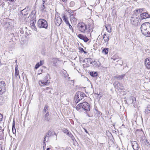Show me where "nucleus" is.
<instances>
[{"mask_svg":"<svg viewBox=\"0 0 150 150\" xmlns=\"http://www.w3.org/2000/svg\"><path fill=\"white\" fill-rule=\"evenodd\" d=\"M94 27L93 21L91 19L87 20L86 24L83 22H81L78 23L77 26L79 31L83 33L88 34L91 33L93 31Z\"/></svg>","mask_w":150,"mask_h":150,"instance_id":"nucleus-1","label":"nucleus"},{"mask_svg":"<svg viewBox=\"0 0 150 150\" xmlns=\"http://www.w3.org/2000/svg\"><path fill=\"white\" fill-rule=\"evenodd\" d=\"M142 34L146 37H150V23L146 22L143 23L141 26Z\"/></svg>","mask_w":150,"mask_h":150,"instance_id":"nucleus-2","label":"nucleus"},{"mask_svg":"<svg viewBox=\"0 0 150 150\" xmlns=\"http://www.w3.org/2000/svg\"><path fill=\"white\" fill-rule=\"evenodd\" d=\"M83 109L85 111V113L89 117H92L93 116V113L90 111V106L87 102H83Z\"/></svg>","mask_w":150,"mask_h":150,"instance_id":"nucleus-3","label":"nucleus"},{"mask_svg":"<svg viewBox=\"0 0 150 150\" xmlns=\"http://www.w3.org/2000/svg\"><path fill=\"white\" fill-rule=\"evenodd\" d=\"M38 26L39 28H47L48 25L46 21L44 19H39L38 22Z\"/></svg>","mask_w":150,"mask_h":150,"instance_id":"nucleus-4","label":"nucleus"},{"mask_svg":"<svg viewBox=\"0 0 150 150\" xmlns=\"http://www.w3.org/2000/svg\"><path fill=\"white\" fill-rule=\"evenodd\" d=\"M54 22L55 25L57 26L60 25L62 22V19L58 13H56L55 14Z\"/></svg>","mask_w":150,"mask_h":150,"instance_id":"nucleus-5","label":"nucleus"},{"mask_svg":"<svg viewBox=\"0 0 150 150\" xmlns=\"http://www.w3.org/2000/svg\"><path fill=\"white\" fill-rule=\"evenodd\" d=\"M5 85L4 81L0 82V95H2L5 92Z\"/></svg>","mask_w":150,"mask_h":150,"instance_id":"nucleus-6","label":"nucleus"},{"mask_svg":"<svg viewBox=\"0 0 150 150\" xmlns=\"http://www.w3.org/2000/svg\"><path fill=\"white\" fill-rule=\"evenodd\" d=\"M38 83L40 86H45L48 85L50 82H48V78L46 76L45 78V79L43 80H40Z\"/></svg>","mask_w":150,"mask_h":150,"instance_id":"nucleus-7","label":"nucleus"},{"mask_svg":"<svg viewBox=\"0 0 150 150\" xmlns=\"http://www.w3.org/2000/svg\"><path fill=\"white\" fill-rule=\"evenodd\" d=\"M92 63L91 59L89 58H86L84 60V63L83 64L84 67H88Z\"/></svg>","mask_w":150,"mask_h":150,"instance_id":"nucleus-8","label":"nucleus"},{"mask_svg":"<svg viewBox=\"0 0 150 150\" xmlns=\"http://www.w3.org/2000/svg\"><path fill=\"white\" fill-rule=\"evenodd\" d=\"M144 65L146 68L148 69H150V57L146 58L144 60Z\"/></svg>","mask_w":150,"mask_h":150,"instance_id":"nucleus-9","label":"nucleus"},{"mask_svg":"<svg viewBox=\"0 0 150 150\" xmlns=\"http://www.w3.org/2000/svg\"><path fill=\"white\" fill-rule=\"evenodd\" d=\"M77 36L79 38L83 40L85 42H88L89 40V39L86 35H83L82 34H79L77 35Z\"/></svg>","mask_w":150,"mask_h":150,"instance_id":"nucleus-10","label":"nucleus"},{"mask_svg":"<svg viewBox=\"0 0 150 150\" xmlns=\"http://www.w3.org/2000/svg\"><path fill=\"white\" fill-rule=\"evenodd\" d=\"M36 23L35 20L34 19L31 20L30 21V24L31 28L34 30L36 31L37 29L35 25Z\"/></svg>","mask_w":150,"mask_h":150,"instance_id":"nucleus-11","label":"nucleus"},{"mask_svg":"<svg viewBox=\"0 0 150 150\" xmlns=\"http://www.w3.org/2000/svg\"><path fill=\"white\" fill-rule=\"evenodd\" d=\"M132 146L134 150H138L139 148V145L136 141H134L131 142Z\"/></svg>","mask_w":150,"mask_h":150,"instance_id":"nucleus-12","label":"nucleus"},{"mask_svg":"<svg viewBox=\"0 0 150 150\" xmlns=\"http://www.w3.org/2000/svg\"><path fill=\"white\" fill-rule=\"evenodd\" d=\"M138 19L136 17H132L130 19V22L133 25H134L138 23Z\"/></svg>","mask_w":150,"mask_h":150,"instance_id":"nucleus-13","label":"nucleus"},{"mask_svg":"<svg viewBox=\"0 0 150 150\" xmlns=\"http://www.w3.org/2000/svg\"><path fill=\"white\" fill-rule=\"evenodd\" d=\"M140 17L142 19L149 18V15L146 12L143 13L140 15Z\"/></svg>","mask_w":150,"mask_h":150,"instance_id":"nucleus-14","label":"nucleus"},{"mask_svg":"<svg viewBox=\"0 0 150 150\" xmlns=\"http://www.w3.org/2000/svg\"><path fill=\"white\" fill-rule=\"evenodd\" d=\"M85 96V94L83 93L80 94V97H79V95H77V100H78V101H79L80 100H82L83 99V98H84Z\"/></svg>","mask_w":150,"mask_h":150,"instance_id":"nucleus-15","label":"nucleus"},{"mask_svg":"<svg viewBox=\"0 0 150 150\" xmlns=\"http://www.w3.org/2000/svg\"><path fill=\"white\" fill-rule=\"evenodd\" d=\"M105 27L106 28L107 31L109 33H110L112 30L111 26L110 24L106 25H105Z\"/></svg>","mask_w":150,"mask_h":150,"instance_id":"nucleus-16","label":"nucleus"},{"mask_svg":"<svg viewBox=\"0 0 150 150\" xmlns=\"http://www.w3.org/2000/svg\"><path fill=\"white\" fill-rule=\"evenodd\" d=\"M50 113L49 112H47L44 115L45 120L46 121L49 122L50 120V119L48 118V117Z\"/></svg>","mask_w":150,"mask_h":150,"instance_id":"nucleus-17","label":"nucleus"},{"mask_svg":"<svg viewBox=\"0 0 150 150\" xmlns=\"http://www.w3.org/2000/svg\"><path fill=\"white\" fill-rule=\"evenodd\" d=\"M44 62L43 61H40V62H38L35 65V69H37L40 66L42 65L43 64Z\"/></svg>","mask_w":150,"mask_h":150,"instance_id":"nucleus-18","label":"nucleus"},{"mask_svg":"<svg viewBox=\"0 0 150 150\" xmlns=\"http://www.w3.org/2000/svg\"><path fill=\"white\" fill-rule=\"evenodd\" d=\"M18 66L17 65H16L15 68V75L16 77H17L18 75L20 77V76L19 75V71L18 69Z\"/></svg>","mask_w":150,"mask_h":150,"instance_id":"nucleus-19","label":"nucleus"},{"mask_svg":"<svg viewBox=\"0 0 150 150\" xmlns=\"http://www.w3.org/2000/svg\"><path fill=\"white\" fill-rule=\"evenodd\" d=\"M60 61V60L57 58H54L52 59V63L54 65L56 66L57 64Z\"/></svg>","mask_w":150,"mask_h":150,"instance_id":"nucleus-20","label":"nucleus"},{"mask_svg":"<svg viewBox=\"0 0 150 150\" xmlns=\"http://www.w3.org/2000/svg\"><path fill=\"white\" fill-rule=\"evenodd\" d=\"M83 103H80L78 104L76 107V109L77 110H80L82 108H83Z\"/></svg>","mask_w":150,"mask_h":150,"instance_id":"nucleus-21","label":"nucleus"},{"mask_svg":"<svg viewBox=\"0 0 150 150\" xmlns=\"http://www.w3.org/2000/svg\"><path fill=\"white\" fill-rule=\"evenodd\" d=\"M71 21L72 24H76L77 22V19L75 17H72L71 18Z\"/></svg>","mask_w":150,"mask_h":150,"instance_id":"nucleus-22","label":"nucleus"},{"mask_svg":"<svg viewBox=\"0 0 150 150\" xmlns=\"http://www.w3.org/2000/svg\"><path fill=\"white\" fill-rule=\"evenodd\" d=\"M12 131L14 134H16V131L15 127V122L14 120H13V122Z\"/></svg>","mask_w":150,"mask_h":150,"instance_id":"nucleus-23","label":"nucleus"},{"mask_svg":"<svg viewBox=\"0 0 150 150\" xmlns=\"http://www.w3.org/2000/svg\"><path fill=\"white\" fill-rule=\"evenodd\" d=\"M62 18L64 21L65 22L66 24L69 22L68 20V18L67 16L64 15Z\"/></svg>","mask_w":150,"mask_h":150,"instance_id":"nucleus-24","label":"nucleus"},{"mask_svg":"<svg viewBox=\"0 0 150 150\" xmlns=\"http://www.w3.org/2000/svg\"><path fill=\"white\" fill-rule=\"evenodd\" d=\"M103 38L105 42H108L109 40V37L108 36L105 34L103 35Z\"/></svg>","mask_w":150,"mask_h":150,"instance_id":"nucleus-25","label":"nucleus"},{"mask_svg":"<svg viewBox=\"0 0 150 150\" xmlns=\"http://www.w3.org/2000/svg\"><path fill=\"white\" fill-rule=\"evenodd\" d=\"M78 50H79V52L80 53H84V54H86L87 52L85 51L81 47H78Z\"/></svg>","mask_w":150,"mask_h":150,"instance_id":"nucleus-26","label":"nucleus"},{"mask_svg":"<svg viewBox=\"0 0 150 150\" xmlns=\"http://www.w3.org/2000/svg\"><path fill=\"white\" fill-rule=\"evenodd\" d=\"M109 48H104L102 51L103 53L105 54H107L108 53Z\"/></svg>","mask_w":150,"mask_h":150,"instance_id":"nucleus-27","label":"nucleus"},{"mask_svg":"<svg viewBox=\"0 0 150 150\" xmlns=\"http://www.w3.org/2000/svg\"><path fill=\"white\" fill-rule=\"evenodd\" d=\"M125 76V74H123L122 75H119L118 76H115V78L117 79H123Z\"/></svg>","mask_w":150,"mask_h":150,"instance_id":"nucleus-28","label":"nucleus"},{"mask_svg":"<svg viewBox=\"0 0 150 150\" xmlns=\"http://www.w3.org/2000/svg\"><path fill=\"white\" fill-rule=\"evenodd\" d=\"M90 75L93 77L96 76H97V73L95 72L91 71L90 73Z\"/></svg>","mask_w":150,"mask_h":150,"instance_id":"nucleus-29","label":"nucleus"},{"mask_svg":"<svg viewBox=\"0 0 150 150\" xmlns=\"http://www.w3.org/2000/svg\"><path fill=\"white\" fill-rule=\"evenodd\" d=\"M21 13L23 15H26L28 14V11H27L25 9H24L22 11Z\"/></svg>","mask_w":150,"mask_h":150,"instance_id":"nucleus-30","label":"nucleus"},{"mask_svg":"<svg viewBox=\"0 0 150 150\" xmlns=\"http://www.w3.org/2000/svg\"><path fill=\"white\" fill-rule=\"evenodd\" d=\"M4 132H0V140H1L4 139Z\"/></svg>","mask_w":150,"mask_h":150,"instance_id":"nucleus-31","label":"nucleus"},{"mask_svg":"<svg viewBox=\"0 0 150 150\" xmlns=\"http://www.w3.org/2000/svg\"><path fill=\"white\" fill-rule=\"evenodd\" d=\"M48 109V106L47 105H45L43 111L45 112H46Z\"/></svg>","mask_w":150,"mask_h":150,"instance_id":"nucleus-32","label":"nucleus"},{"mask_svg":"<svg viewBox=\"0 0 150 150\" xmlns=\"http://www.w3.org/2000/svg\"><path fill=\"white\" fill-rule=\"evenodd\" d=\"M62 131L64 133L66 134H67V133H68V132L69 131L66 128H64L62 130Z\"/></svg>","mask_w":150,"mask_h":150,"instance_id":"nucleus-33","label":"nucleus"},{"mask_svg":"<svg viewBox=\"0 0 150 150\" xmlns=\"http://www.w3.org/2000/svg\"><path fill=\"white\" fill-rule=\"evenodd\" d=\"M67 134L69 137L72 138L73 136L72 134L71 133V132H69V131L68 132V133Z\"/></svg>","mask_w":150,"mask_h":150,"instance_id":"nucleus-34","label":"nucleus"},{"mask_svg":"<svg viewBox=\"0 0 150 150\" xmlns=\"http://www.w3.org/2000/svg\"><path fill=\"white\" fill-rule=\"evenodd\" d=\"M3 103V98L2 97L0 96V104H1Z\"/></svg>","mask_w":150,"mask_h":150,"instance_id":"nucleus-35","label":"nucleus"},{"mask_svg":"<svg viewBox=\"0 0 150 150\" xmlns=\"http://www.w3.org/2000/svg\"><path fill=\"white\" fill-rule=\"evenodd\" d=\"M3 118V115L0 113V122H1Z\"/></svg>","mask_w":150,"mask_h":150,"instance_id":"nucleus-36","label":"nucleus"},{"mask_svg":"<svg viewBox=\"0 0 150 150\" xmlns=\"http://www.w3.org/2000/svg\"><path fill=\"white\" fill-rule=\"evenodd\" d=\"M42 71V69H40L38 71V74H41Z\"/></svg>","mask_w":150,"mask_h":150,"instance_id":"nucleus-37","label":"nucleus"},{"mask_svg":"<svg viewBox=\"0 0 150 150\" xmlns=\"http://www.w3.org/2000/svg\"><path fill=\"white\" fill-rule=\"evenodd\" d=\"M3 132V128L1 126H0V132Z\"/></svg>","mask_w":150,"mask_h":150,"instance_id":"nucleus-38","label":"nucleus"},{"mask_svg":"<svg viewBox=\"0 0 150 150\" xmlns=\"http://www.w3.org/2000/svg\"><path fill=\"white\" fill-rule=\"evenodd\" d=\"M115 57H116L115 56H114L112 57L111 58V59H113V60H115L116 59Z\"/></svg>","mask_w":150,"mask_h":150,"instance_id":"nucleus-39","label":"nucleus"},{"mask_svg":"<svg viewBox=\"0 0 150 150\" xmlns=\"http://www.w3.org/2000/svg\"><path fill=\"white\" fill-rule=\"evenodd\" d=\"M68 11L69 13H73V11H72L71 10H68Z\"/></svg>","mask_w":150,"mask_h":150,"instance_id":"nucleus-40","label":"nucleus"},{"mask_svg":"<svg viewBox=\"0 0 150 150\" xmlns=\"http://www.w3.org/2000/svg\"><path fill=\"white\" fill-rule=\"evenodd\" d=\"M52 133L51 132V131H48V135H49V134H51Z\"/></svg>","mask_w":150,"mask_h":150,"instance_id":"nucleus-41","label":"nucleus"},{"mask_svg":"<svg viewBox=\"0 0 150 150\" xmlns=\"http://www.w3.org/2000/svg\"><path fill=\"white\" fill-rule=\"evenodd\" d=\"M69 28L71 30L73 29V28H72V27L71 25H69Z\"/></svg>","mask_w":150,"mask_h":150,"instance_id":"nucleus-42","label":"nucleus"},{"mask_svg":"<svg viewBox=\"0 0 150 150\" xmlns=\"http://www.w3.org/2000/svg\"><path fill=\"white\" fill-rule=\"evenodd\" d=\"M10 2L15 1L16 0H7Z\"/></svg>","mask_w":150,"mask_h":150,"instance_id":"nucleus-43","label":"nucleus"},{"mask_svg":"<svg viewBox=\"0 0 150 150\" xmlns=\"http://www.w3.org/2000/svg\"><path fill=\"white\" fill-rule=\"evenodd\" d=\"M83 129L85 131V132L87 133H88V132L87 131V130L85 129V128H83Z\"/></svg>","mask_w":150,"mask_h":150,"instance_id":"nucleus-44","label":"nucleus"},{"mask_svg":"<svg viewBox=\"0 0 150 150\" xmlns=\"http://www.w3.org/2000/svg\"><path fill=\"white\" fill-rule=\"evenodd\" d=\"M0 150H2L1 144H0Z\"/></svg>","mask_w":150,"mask_h":150,"instance_id":"nucleus-45","label":"nucleus"},{"mask_svg":"<svg viewBox=\"0 0 150 150\" xmlns=\"http://www.w3.org/2000/svg\"><path fill=\"white\" fill-rule=\"evenodd\" d=\"M42 1H43V6H44V4L45 2V0H42Z\"/></svg>","mask_w":150,"mask_h":150,"instance_id":"nucleus-46","label":"nucleus"},{"mask_svg":"<svg viewBox=\"0 0 150 150\" xmlns=\"http://www.w3.org/2000/svg\"><path fill=\"white\" fill-rule=\"evenodd\" d=\"M67 25L69 26H69L70 25H71L69 23V22L67 24H66Z\"/></svg>","mask_w":150,"mask_h":150,"instance_id":"nucleus-47","label":"nucleus"},{"mask_svg":"<svg viewBox=\"0 0 150 150\" xmlns=\"http://www.w3.org/2000/svg\"><path fill=\"white\" fill-rule=\"evenodd\" d=\"M50 88L49 87H46V89L47 90L49 89Z\"/></svg>","mask_w":150,"mask_h":150,"instance_id":"nucleus-48","label":"nucleus"},{"mask_svg":"<svg viewBox=\"0 0 150 150\" xmlns=\"http://www.w3.org/2000/svg\"><path fill=\"white\" fill-rule=\"evenodd\" d=\"M67 0H62V1H63V2H66Z\"/></svg>","mask_w":150,"mask_h":150,"instance_id":"nucleus-49","label":"nucleus"},{"mask_svg":"<svg viewBox=\"0 0 150 150\" xmlns=\"http://www.w3.org/2000/svg\"><path fill=\"white\" fill-rule=\"evenodd\" d=\"M21 33H23V30H22H22H21Z\"/></svg>","mask_w":150,"mask_h":150,"instance_id":"nucleus-50","label":"nucleus"},{"mask_svg":"<svg viewBox=\"0 0 150 150\" xmlns=\"http://www.w3.org/2000/svg\"><path fill=\"white\" fill-rule=\"evenodd\" d=\"M139 130H137L136 132V133H137L138 132H139Z\"/></svg>","mask_w":150,"mask_h":150,"instance_id":"nucleus-51","label":"nucleus"},{"mask_svg":"<svg viewBox=\"0 0 150 150\" xmlns=\"http://www.w3.org/2000/svg\"><path fill=\"white\" fill-rule=\"evenodd\" d=\"M50 148H47V150H50Z\"/></svg>","mask_w":150,"mask_h":150,"instance_id":"nucleus-52","label":"nucleus"},{"mask_svg":"<svg viewBox=\"0 0 150 150\" xmlns=\"http://www.w3.org/2000/svg\"><path fill=\"white\" fill-rule=\"evenodd\" d=\"M3 5L4 6V2L3 3Z\"/></svg>","mask_w":150,"mask_h":150,"instance_id":"nucleus-53","label":"nucleus"},{"mask_svg":"<svg viewBox=\"0 0 150 150\" xmlns=\"http://www.w3.org/2000/svg\"><path fill=\"white\" fill-rule=\"evenodd\" d=\"M45 139H44V141H45Z\"/></svg>","mask_w":150,"mask_h":150,"instance_id":"nucleus-54","label":"nucleus"}]
</instances>
